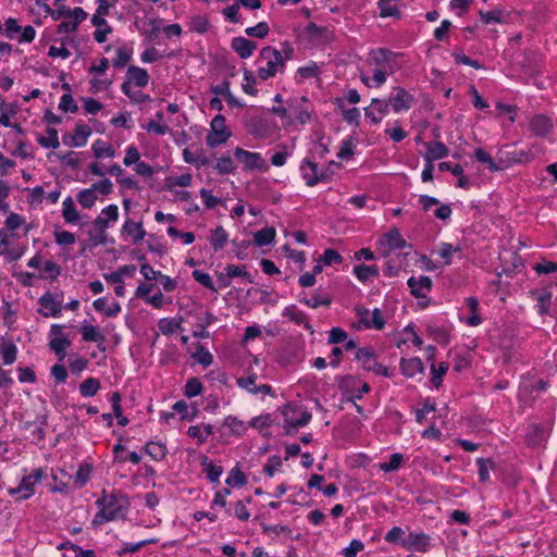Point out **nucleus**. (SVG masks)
<instances>
[{"label": "nucleus", "mask_w": 557, "mask_h": 557, "mask_svg": "<svg viewBox=\"0 0 557 557\" xmlns=\"http://www.w3.org/2000/svg\"><path fill=\"white\" fill-rule=\"evenodd\" d=\"M293 55L294 48L288 42H284L281 50L271 46L263 47L257 59L258 77L267 81L274 77L277 73H282L285 62L293 59Z\"/></svg>", "instance_id": "f257e3e1"}, {"label": "nucleus", "mask_w": 557, "mask_h": 557, "mask_svg": "<svg viewBox=\"0 0 557 557\" xmlns=\"http://www.w3.org/2000/svg\"><path fill=\"white\" fill-rule=\"evenodd\" d=\"M97 504L99 511L94 517V524L124 518L129 507L128 497L121 490L111 492L103 490V496L98 499Z\"/></svg>", "instance_id": "f03ea898"}, {"label": "nucleus", "mask_w": 557, "mask_h": 557, "mask_svg": "<svg viewBox=\"0 0 557 557\" xmlns=\"http://www.w3.org/2000/svg\"><path fill=\"white\" fill-rule=\"evenodd\" d=\"M367 63L373 67L372 82L375 87L382 86L387 75L397 71L396 54L387 49H376L369 53Z\"/></svg>", "instance_id": "7ed1b4c3"}, {"label": "nucleus", "mask_w": 557, "mask_h": 557, "mask_svg": "<svg viewBox=\"0 0 557 557\" xmlns=\"http://www.w3.org/2000/svg\"><path fill=\"white\" fill-rule=\"evenodd\" d=\"M119 219V208L116 205H109L101 210V213L92 221V226L97 234L89 232V240L92 246L104 245L108 242L107 228L110 222Z\"/></svg>", "instance_id": "20e7f679"}, {"label": "nucleus", "mask_w": 557, "mask_h": 557, "mask_svg": "<svg viewBox=\"0 0 557 557\" xmlns=\"http://www.w3.org/2000/svg\"><path fill=\"white\" fill-rule=\"evenodd\" d=\"M232 133L227 128L225 117L222 114L215 115L210 124V132L207 135V145L211 148H215L228 140Z\"/></svg>", "instance_id": "39448f33"}, {"label": "nucleus", "mask_w": 557, "mask_h": 557, "mask_svg": "<svg viewBox=\"0 0 557 557\" xmlns=\"http://www.w3.org/2000/svg\"><path fill=\"white\" fill-rule=\"evenodd\" d=\"M235 158L243 164L245 170L253 171H267L268 165L264 159L259 152H251L243 148L237 147L234 150Z\"/></svg>", "instance_id": "423d86ee"}, {"label": "nucleus", "mask_w": 557, "mask_h": 557, "mask_svg": "<svg viewBox=\"0 0 557 557\" xmlns=\"http://www.w3.org/2000/svg\"><path fill=\"white\" fill-rule=\"evenodd\" d=\"M38 304L40 305L38 313L45 318L58 317L63 309L62 299L58 294L51 292H46L41 295L38 299Z\"/></svg>", "instance_id": "0eeeda50"}, {"label": "nucleus", "mask_w": 557, "mask_h": 557, "mask_svg": "<svg viewBox=\"0 0 557 557\" xmlns=\"http://www.w3.org/2000/svg\"><path fill=\"white\" fill-rule=\"evenodd\" d=\"M356 313L364 329L382 330L385 325V320L379 308L371 311L364 307H357Z\"/></svg>", "instance_id": "6e6552de"}, {"label": "nucleus", "mask_w": 557, "mask_h": 557, "mask_svg": "<svg viewBox=\"0 0 557 557\" xmlns=\"http://www.w3.org/2000/svg\"><path fill=\"white\" fill-rule=\"evenodd\" d=\"M474 157L478 162L485 164L492 172L503 171L510 166V161L505 160L504 157L494 160L492 156L482 148L475 149Z\"/></svg>", "instance_id": "1a4fd4ad"}, {"label": "nucleus", "mask_w": 557, "mask_h": 557, "mask_svg": "<svg viewBox=\"0 0 557 557\" xmlns=\"http://www.w3.org/2000/svg\"><path fill=\"white\" fill-rule=\"evenodd\" d=\"M394 91L395 95L388 99L393 110L397 113L409 110L413 102V96L403 87H395Z\"/></svg>", "instance_id": "9d476101"}, {"label": "nucleus", "mask_w": 557, "mask_h": 557, "mask_svg": "<svg viewBox=\"0 0 557 557\" xmlns=\"http://www.w3.org/2000/svg\"><path fill=\"white\" fill-rule=\"evenodd\" d=\"M430 536L425 533L410 532L404 540L403 546L407 549L426 552L430 547Z\"/></svg>", "instance_id": "9b49d317"}, {"label": "nucleus", "mask_w": 557, "mask_h": 557, "mask_svg": "<svg viewBox=\"0 0 557 557\" xmlns=\"http://www.w3.org/2000/svg\"><path fill=\"white\" fill-rule=\"evenodd\" d=\"M300 170L308 186H314L326 177L323 172L318 171V164L310 160H304Z\"/></svg>", "instance_id": "f8f14e48"}, {"label": "nucleus", "mask_w": 557, "mask_h": 557, "mask_svg": "<svg viewBox=\"0 0 557 557\" xmlns=\"http://www.w3.org/2000/svg\"><path fill=\"white\" fill-rule=\"evenodd\" d=\"M529 129L536 137H544L553 129L552 121L544 114H535L530 119Z\"/></svg>", "instance_id": "ddd939ff"}, {"label": "nucleus", "mask_w": 557, "mask_h": 557, "mask_svg": "<svg viewBox=\"0 0 557 557\" xmlns=\"http://www.w3.org/2000/svg\"><path fill=\"white\" fill-rule=\"evenodd\" d=\"M549 435V429L541 424H530L527 429L525 441L530 446H540L547 440Z\"/></svg>", "instance_id": "4468645a"}, {"label": "nucleus", "mask_w": 557, "mask_h": 557, "mask_svg": "<svg viewBox=\"0 0 557 557\" xmlns=\"http://www.w3.org/2000/svg\"><path fill=\"white\" fill-rule=\"evenodd\" d=\"M74 16L65 18L58 25V34L74 33L78 25L86 20L87 13L79 7L73 9Z\"/></svg>", "instance_id": "2eb2a0df"}, {"label": "nucleus", "mask_w": 557, "mask_h": 557, "mask_svg": "<svg viewBox=\"0 0 557 557\" xmlns=\"http://www.w3.org/2000/svg\"><path fill=\"white\" fill-rule=\"evenodd\" d=\"M407 284L410 287L411 294L416 298H421L425 297L426 293L430 292L432 287V280L425 275H421L418 278L411 276L409 277Z\"/></svg>", "instance_id": "dca6fc26"}, {"label": "nucleus", "mask_w": 557, "mask_h": 557, "mask_svg": "<svg viewBox=\"0 0 557 557\" xmlns=\"http://www.w3.org/2000/svg\"><path fill=\"white\" fill-rule=\"evenodd\" d=\"M125 234L132 237L134 244H139L146 236L143 222L126 219L121 230V235L123 236Z\"/></svg>", "instance_id": "f3484780"}, {"label": "nucleus", "mask_w": 557, "mask_h": 557, "mask_svg": "<svg viewBox=\"0 0 557 557\" xmlns=\"http://www.w3.org/2000/svg\"><path fill=\"white\" fill-rule=\"evenodd\" d=\"M81 334L83 337V341L85 342H92L98 345V348L101 351L106 350V347L102 346L107 338L104 334L95 325H82L81 326Z\"/></svg>", "instance_id": "a211bd4d"}, {"label": "nucleus", "mask_w": 557, "mask_h": 557, "mask_svg": "<svg viewBox=\"0 0 557 557\" xmlns=\"http://www.w3.org/2000/svg\"><path fill=\"white\" fill-rule=\"evenodd\" d=\"M231 47L242 59H247L252 55L257 45L245 37H235L232 39Z\"/></svg>", "instance_id": "6ab92c4d"}, {"label": "nucleus", "mask_w": 557, "mask_h": 557, "mask_svg": "<svg viewBox=\"0 0 557 557\" xmlns=\"http://www.w3.org/2000/svg\"><path fill=\"white\" fill-rule=\"evenodd\" d=\"M426 152L424 159L426 162H433L448 156L449 149L442 141H430L424 144Z\"/></svg>", "instance_id": "aec40b11"}, {"label": "nucleus", "mask_w": 557, "mask_h": 557, "mask_svg": "<svg viewBox=\"0 0 557 557\" xmlns=\"http://www.w3.org/2000/svg\"><path fill=\"white\" fill-rule=\"evenodd\" d=\"M401 373L407 377H413L417 374H422L424 371L423 362L420 358H403L400 360Z\"/></svg>", "instance_id": "412c9836"}, {"label": "nucleus", "mask_w": 557, "mask_h": 557, "mask_svg": "<svg viewBox=\"0 0 557 557\" xmlns=\"http://www.w3.org/2000/svg\"><path fill=\"white\" fill-rule=\"evenodd\" d=\"M126 78L125 82L134 83L137 87H145L148 85L150 77L147 70L131 65L127 69Z\"/></svg>", "instance_id": "4be33fe9"}, {"label": "nucleus", "mask_w": 557, "mask_h": 557, "mask_svg": "<svg viewBox=\"0 0 557 557\" xmlns=\"http://www.w3.org/2000/svg\"><path fill=\"white\" fill-rule=\"evenodd\" d=\"M307 34L314 40L325 44L332 39L333 33L326 26L309 23L306 27Z\"/></svg>", "instance_id": "5701e85b"}, {"label": "nucleus", "mask_w": 557, "mask_h": 557, "mask_svg": "<svg viewBox=\"0 0 557 557\" xmlns=\"http://www.w3.org/2000/svg\"><path fill=\"white\" fill-rule=\"evenodd\" d=\"M91 135V128L86 124H77L74 134L71 135V141L67 145L72 147H83L87 144L88 137ZM66 144V141L64 140Z\"/></svg>", "instance_id": "b1692460"}, {"label": "nucleus", "mask_w": 557, "mask_h": 557, "mask_svg": "<svg viewBox=\"0 0 557 557\" xmlns=\"http://www.w3.org/2000/svg\"><path fill=\"white\" fill-rule=\"evenodd\" d=\"M62 216L69 224H75L81 219L72 197H66L62 202Z\"/></svg>", "instance_id": "393cba45"}, {"label": "nucleus", "mask_w": 557, "mask_h": 557, "mask_svg": "<svg viewBox=\"0 0 557 557\" xmlns=\"http://www.w3.org/2000/svg\"><path fill=\"white\" fill-rule=\"evenodd\" d=\"M283 317L297 323L304 324L306 329L313 332L311 325L308 323L307 314L296 308V306H288L283 311Z\"/></svg>", "instance_id": "a878e982"}, {"label": "nucleus", "mask_w": 557, "mask_h": 557, "mask_svg": "<svg viewBox=\"0 0 557 557\" xmlns=\"http://www.w3.org/2000/svg\"><path fill=\"white\" fill-rule=\"evenodd\" d=\"M228 235L222 226H218L211 231L209 242L214 251H219L226 245Z\"/></svg>", "instance_id": "bb28decb"}, {"label": "nucleus", "mask_w": 557, "mask_h": 557, "mask_svg": "<svg viewBox=\"0 0 557 557\" xmlns=\"http://www.w3.org/2000/svg\"><path fill=\"white\" fill-rule=\"evenodd\" d=\"M479 16L481 22L484 24H502L505 22L506 13L503 9L496 8L491 11H480Z\"/></svg>", "instance_id": "cd10ccee"}, {"label": "nucleus", "mask_w": 557, "mask_h": 557, "mask_svg": "<svg viewBox=\"0 0 557 557\" xmlns=\"http://www.w3.org/2000/svg\"><path fill=\"white\" fill-rule=\"evenodd\" d=\"M354 274L359 281L366 282L372 277H377L380 272L376 265L358 264L354 268Z\"/></svg>", "instance_id": "c85d7f7f"}, {"label": "nucleus", "mask_w": 557, "mask_h": 557, "mask_svg": "<svg viewBox=\"0 0 557 557\" xmlns=\"http://www.w3.org/2000/svg\"><path fill=\"white\" fill-rule=\"evenodd\" d=\"M71 346V341L67 337H53L49 342V347L57 354L59 360L62 361L66 356V349Z\"/></svg>", "instance_id": "c756f323"}, {"label": "nucleus", "mask_w": 557, "mask_h": 557, "mask_svg": "<svg viewBox=\"0 0 557 557\" xmlns=\"http://www.w3.org/2000/svg\"><path fill=\"white\" fill-rule=\"evenodd\" d=\"M311 420V413L308 411H302L300 417L296 420L286 418L284 422V429L286 434H290L293 431L297 430L300 426H305Z\"/></svg>", "instance_id": "7c9ffc66"}, {"label": "nucleus", "mask_w": 557, "mask_h": 557, "mask_svg": "<svg viewBox=\"0 0 557 557\" xmlns=\"http://www.w3.org/2000/svg\"><path fill=\"white\" fill-rule=\"evenodd\" d=\"M146 453L157 461H161L168 454L166 446L160 442H149L145 447Z\"/></svg>", "instance_id": "2f4dec72"}, {"label": "nucleus", "mask_w": 557, "mask_h": 557, "mask_svg": "<svg viewBox=\"0 0 557 557\" xmlns=\"http://www.w3.org/2000/svg\"><path fill=\"white\" fill-rule=\"evenodd\" d=\"M480 482L485 484L490 479V471L495 470V462L492 459L479 458L476 460Z\"/></svg>", "instance_id": "473e14b6"}, {"label": "nucleus", "mask_w": 557, "mask_h": 557, "mask_svg": "<svg viewBox=\"0 0 557 557\" xmlns=\"http://www.w3.org/2000/svg\"><path fill=\"white\" fill-rule=\"evenodd\" d=\"M100 381L96 377H88L79 385V393L83 397H92L100 389Z\"/></svg>", "instance_id": "72a5a7b5"}, {"label": "nucleus", "mask_w": 557, "mask_h": 557, "mask_svg": "<svg viewBox=\"0 0 557 557\" xmlns=\"http://www.w3.org/2000/svg\"><path fill=\"white\" fill-rule=\"evenodd\" d=\"M181 322L182 318L180 319V321H176L175 319L163 318L159 320L158 327L163 335H171L182 330Z\"/></svg>", "instance_id": "f704fd0d"}, {"label": "nucleus", "mask_w": 557, "mask_h": 557, "mask_svg": "<svg viewBox=\"0 0 557 557\" xmlns=\"http://www.w3.org/2000/svg\"><path fill=\"white\" fill-rule=\"evenodd\" d=\"M98 199L95 188H86L77 194V201L83 208L90 209L95 206Z\"/></svg>", "instance_id": "c9c22d12"}, {"label": "nucleus", "mask_w": 557, "mask_h": 557, "mask_svg": "<svg viewBox=\"0 0 557 557\" xmlns=\"http://www.w3.org/2000/svg\"><path fill=\"white\" fill-rule=\"evenodd\" d=\"M275 238V230L273 227H263L255 233L253 239L258 246H268Z\"/></svg>", "instance_id": "e433bc0d"}, {"label": "nucleus", "mask_w": 557, "mask_h": 557, "mask_svg": "<svg viewBox=\"0 0 557 557\" xmlns=\"http://www.w3.org/2000/svg\"><path fill=\"white\" fill-rule=\"evenodd\" d=\"M223 424L227 426L231 430V433L236 436H243L247 431L245 423L234 416H227L224 419Z\"/></svg>", "instance_id": "4c0bfd02"}, {"label": "nucleus", "mask_w": 557, "mask_h": 557, "mask_svg": "<svg viewBox=\"0 0 557 557\" xmlns=\"http://www.w3.org/2000/svg\"><path fill=\"white\" fill-rule=\"evenodd\" d=\"M122 91L129 98L132 102L144 103L150 100V96L141 92L140 90H132L131 83L124 82L121 86Z\"/></svg>", "instance_id": "58836bf2"}, {"label": "nucleus", "mask_w": 557, "mask_h": 557, "mask_svg": "<svg viewBox=\"0 0 557 557\" xmlns=\"http://www.w3.org/2000/svg\"><path fill=\"white\" fill-rule=\"evenodd\" d=\"M386 244L391 249H403L407 246L398 228H392L385 234Z\"/></svg>", "instance_id": "ea45409f"}, {"label": "nucleus", "mask_w": 557, "mask_h": 557, "mask_svg": "<svg viewBox=\"0 0 557 557\" xmlns=\"http://www.w3.org/2000/svg\"><path fill=\"white\" fill-rule=\"evenodd\" d=\"M225 483L231 487H235V486H245L246 484H248V481H247V476L245 475V473L243 471H240L239 468L235 467L230 471V473L225 480Z\"/></svg>", "instance_id": "a19ab883"}, {"label": "nucleus", "mask_w": 557, "mask_h": 557, "mask_svg": "<svg viewBox=\"0 0 557 557\" xmlns=\"http://www.w3.org/2000/svg\"><path fill=\"white\" fill-rule=\"evenodd\" d=\"M38 144L44 148L57 149L60 146L58 131L53 127L47 129V136H40L37 139Z\"/></svg>", "instance_id": "79ce46f5"}, {"label": "nucleus", "mask_w": 557, "mask_h": 557, "mask_svg": "<svg viewBox=\"0 0 557 557\" xmlns=\"http://www.w3.org/2000/svg\"><path fill=\"white\" fill-rule=\"evenodd\" d=\"M92 151H94V154L97 159H100V158H113L114 154H115V151L114 149L109 146L107 143L102 141L101 139H97L94 144H92Z\"/></svg>", "instance_id": "37998d69"}, {"label": "nucleus", "mask_w": 557, "mask_h": 557, "mask_svg": "<svg viewBox=\"0 0 557 557\" xmlns=\"http://www.w3.org/2000/svg\"><path fill=\"white\" fill-rule=\"evenodd\" d=\"M44 476H46V471L42 468L34 469L28 475L23 478L18 487H34L41 482Z\"/></svg>", "instance_id": "c03bdc74"}, {"label": "nucleus", "mask_w": 557, "mask_h": 557, "mask_svg": "<svg viewBox=\"0 0 557 557\" xmlns=\"http://www.w3.org/2000/svg\"><path fill=\"white\" fill-rule=\"evenodd\" d=\"M203 391V385L198 377H190L187 380L184 386V395L188 398L196 397L200 395Z\"/></svg>", "instance_id": "a18cd8bd"}, {"label": "nucleus", "mask_w": 557, "mask_h": 557, "mask_svg": "<svg viewBox=\"0 0 557 557\" xmlns=\"http://www.w3.org/2000/svg\"><path fill=\"white\" fill-rule=\"evenodd\" d=\"M356 359L362 364L363 369L370 370L376 361L373 350L370 348H360L356 352Z\"/></svg>", "instance_id": "49530a36"}, {"label": "nucleus", "mask_w": 557, "mask_h": 557, "mask_svg": "<svg viewBox=\"0 0 557 557\" xmlns=\"http://www.w3.org/2000/svg\"><path fill=\"white\" fill-rule=\"evenodd\" d=\"M188 28L193 33L206 34L209 29V21L202 15L194 16L188 22Z\"/></svg>", "instance_id": "de8ad7c7"}, {"label": "nucleus", "mask_w": 557, "mask_h": 557, "mask_svg": "<svg viewBox=\"0 0 557 557\" xmlns=\"http://www.w3.org/2000/svg\"><path fill=\"white\" fill-rule=\"evenodd\" d=\"M403 461L404 455L399 453H394L389 456L388 461L381 462L379 465V468L384 472L395 471L400 468Z\"/></svg>", "instance_id": "09e8293b"}, {"label": "nucleus", "mask_w": 557, "mask_h": 557, "mask_svg": "<svg viewBox=\"0 0 557 557\" xmlns=\"http://www.w3.org/2000/svg\"><path fill=\"white\" fill-rule=\"evenodd\" d=\"M191 358L203 367H209L213 362L212 354L200 344H198L196 351L191 355Z\"/></svg>", "instance_id": "8fccbe9b"}, {"label": "nucleus", "mask_w": 557, "mask_h": 557, "mask_svg": "<svg viewBox=\"0 0 557 557\" xmlns=\"http://www.w3.org/2000/svg\"><path fill=\"white\" fill-rule=\"evenodd\" d=\"M289 114L293 121L297 120L300 124L307 123L310 119L308 110L299 103H289Z\"/></svg>", "instance_id": "3c124183"}, {"label": "nucleus", "mask_w": 557, "mask_h": 557, "mask_svg": "<svg viewBox=\"0 0 557 557\" xmlns=\"http://www.w3.org/2000/svg\"><path fill=\"white\" fill-rule=\"evenodd\" d=\"M301 301L306 306L315 309L320 306L329 307L332 304V298L329 295L314 293L310 298H304Z\"/></svg>", "instance_id": "603ef678"}, {"label": "nucleus", "mask_w": 557, "mask_h": 557, "mask_svg": "<svg viewBox=\"0 0 557 557\" xmlns=\"http://www.w3.org/2000/svg\"><path fill=\"white\" fill-rule=\"evenodd\" d=\"M96 13L91 17L92 25H106L104 15L109 14L111 4L107 0H99Z\"/></svg>", "instance_id": "864d4df0"}, {"label": "nucleus", "mask_w": 557, "mask_h": 557, "mask_svg": "<svg viewBox=\"0 0 557 557\" xmlns=\"http://www.w3.org/2000/svg\"><path fill=\"white\" fill-rule=\"evenodd\" d=\"M1 352L4 364H12L16 360L17 347L11 342L1 344Z\"/></svg>", "instance_id": "5fc2aeb1"}, {"label": "nucleus", "mask_w": 557, "mask_h": 557, "mask_svg": "<svg viewBox=\"0 0 557 557\" xmlns=\"http://www.w3.org/2000/svg\"><path fill=\"white\" fill-rule=\"evenodd\" d=\"M448 371V363L447 362H441L438 367L436 368L435 364H432L431 372L432 377L431 382L435 387H440L443 382V376Z\"/></svg>", "instance_id": "6e6d98bb"}, {"label": "nucleus", "mask_w": 557, "mask_h": 557, "mask_svg": "<svg viewBox=\"0 0 557 557\" xmlns=\"http://www.w3.org/2000/svg\"><path fill=\"white\" fill-rule=\"evenodd\" d=\"M377 7L380 9L381 17H398L399 10L395 4H391V1L379 0Z\"/></svg>", "instance_id": "4d7b16f0"}, {"label": "nucleus", "mask_w": 557, "mask_h": 557, "mask_svg": "<svg viewBox=\"0 0 557 557\" xmlns=\"http://www.w3.org/2000/svg\"><path fill=\"white\" fill-rule=\"evenodd\" d=\"M193 277L196 282L208 288L210 292L216 293V287L208 273L200 270H195L193 271Z\"/></svg>", "instance_id": "13d9d810"}, {"label": "nucleus", "mask_w": 557, "mask_h": 557, "mask_svg": "<svg viewBox=\"0 0 557 557\" xmlns=\"http://www.w3.org/2000/svg\"><path fill=\"white\" fill-rule=\"evenodd\" d=\"M550 299H552V294L549 292H543V293L539 294V296L536 297V301H537L536 308H537L539 314L545 315V314L549 313Z\"/></svg>", "instance_id": "bf43d9fd"}, {"label": "nucleus", "mask_w": 557, "mask_h": 557, "mask_svg": "<svg viewBox=\"0 0 557 557\" xmlns=\"http://www.w3.org/2000/svg\"><path fill=\"white\" fill-rule=\"evenodd\" d=\"M45 11L49 13L54 20L60 18H72L74 16L73 9H70L67 7H60L57 10H52L48 4L42 5Z\"/></svg>", "instance_id": "052dcab7"}, {"label": "nucleus", "mask_w": 557, "mask_h": 557, "mask_svg": "<svg viewBox=\"0 0 557 557\" xmlns=\"http://www.w3.org/2000/svg\"><path fill=\"white\" fill-rule=\"evenodd\" d=\"M161 22L162 20L159 17L150 18L148 21L150 28L143 33L148 40L153 41L159 37L161 33Z\"/></svg>", "instance_id": "680f3d73"}, {"label": "nucleus", "mask_w": 557, "mask_h": 557, "mask_svg": "<svg viewBox=\"0 0 557 557\" xmlns=\"http://www.w3.org/2000/svg\"><path fill=\"white\" fill-rule=\"evenodd\" d=\"M269 25L265 22H260L255 26L246 28L245 33L250 37L265 38L269 34Z\"/></svg>", "instance_id": "e2e57ef3"}, {"label": "nucleus", "mask_w": 557, "mask_h": 557, "mask_svg": "<svg viewBox=\"0 0 557 557\" xmlns=\"http://www.w3.org/2000/svg\"><path fill=\"white\" fill-rule=\"evenodd\" d=\"M54 240L59 246H71L75 243V234L69 231H55Z\"/></svg>", "instance_id": "0e129e2a"}, {"label": "nucleus", "mask_w": 557, "mask_h": 557, "mask_svg": "<svg viewBox=\"0 0 557 557\" xmlns=\"http://www.w3.org/2000/svg\"><path fill=\"white\" fill-rule=\"evenodd\" d=\"M132 59V52L125 48H119L116 50V57L113 59L112 63L114 67L123 69L127 65V63Z\"/></svg>", "instance_id": "69168bd1"}, {"label": "nucleus", "mask_w": 557, "mask_h": 557, "mask_svg": "<svg viewBox=\"0 0 557 557\" xmlns=\"http://www.w3.org/2000/svg\"><path fill=\"white\" fill-rule=\"evenodd\" d=\"M343 261V257L334 249H325L323 255L320 257L319 262L324 265H332L335 263H341Z\"/></svg>", "instance_id": "338daca9"}, {"label": "nucleus", "mask_w": 557, "mask_h": 557, "mask_svg": "<svg viewBox=\"0 0 557 557\" xmlns=\"http://www.w3.org/2000/svg\"><path fill=\"white\" fill-rule=\"evenodd\" d=\"M59 109L63 112L76 113L78 106L71 94H64L60 99Z\"/></svg>", "instance_id": "774afa93"}]
</instances>
